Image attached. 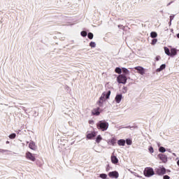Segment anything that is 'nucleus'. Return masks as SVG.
Segmentation results:
<instances>
[{"mask_svg": "<svg viewBox=\"0 0 179 179\" xmlns=\"http://www.w3.org/2000/svg\"><path fill=\"white\" fill-rule=\"evenodd\" d=\"M92 114L94 115H100V112H99V110L97 109H94L93 111H92Z\"/></svg>", "mask_w": 179, "mask_h": 179, "instance_id": "nucleus-21", "label": "nucleus"}, {"mask_svg": "<svg viewBox=\"0 0 179 179\" xmlns=\"http://www.w3.org/2000/svg\"><path fill=\"white\" fill-rule=\"evenodd\" d=\"M80 34L83 37H86V36H87V32H86V31H83Z\"/></svg>", "mask_w": 179, "mask_h": 179, "instance_id": "nucleus-25", "label": "nucleus"}, {"mask_svg": "<svg viewBox=\"0 0 179 179\" xmlns=\"http://www.w3.org/2000/svg\"><path fill=\"white\" fill-rule=\"evenodd\" d=\"M110 94H111V91L110 90H108L106 92H103L101 94L98 101V106H99V107H103V104H104V101H106L107 99H110Z\"/></svg>", "mask_w": 179, "mask_h": 179, "instance_id": "nucleus-1", "label": "nucleus"}, {"mask_svg": "<svg viewBox=\"0 0 179 179\" xmlns=\"http://www.w3.org/2000/svg\"><path fill=\"white\" fill-rule=\"evenodd\" d=\"M165 54L169 57H176L177 55V50L176 48H171V50L169 48H164Z\"/></svg>", "mask_w": 179, "mask_h": 179, "instance_id": "nucleus-3", "label": "nucleus"}, {"mask_svg": "<svg viewBox=\"0 0 179 179\" xmlns=\"http://www.w3.org/2000/svg\"><path fill=\"white\" fill-rule=\"evenodd\" d=\"M90 47H91L92 48H95V47H96V43H94V42H91V43H90Z\"/></svg>", "mask_w": 179, "mask_h": 179, "instance_id": "nucleus-27", "label": "nucleus"}, {"mask_svg": "<svg viewBox=\"0 0 179 179\" xmlns=\"http://www.w3.org/2000/svg\"><path fill=\"white\" fill-rule=\"evenodd\" d=\"M174 19V15H171L170 16V21L173 22V20Z\"/></svg>", "mask_w": 179, "mask_h": 179, "instance_id": "nucleus-34", "label": "nucleus"}, {"mask_svg": "<svg viewBox=\"0 0 179 179\" xmlns=\"http://www.w3.org/2000/svg\"><path fill=\"white\" fill-rule=\"evenodd\" d=\"M158 174L159 176H163L164 174H166V169H164V167L159 168L158 169Z\"/></svg>", "mask_w": 179, "mask_h": 179, "instance_id": "nucleus-13", "label": "nucleus"}, {"mask_svg": "<svg viewBox=\"0 0 179 179\" xmlns=\"http://www.w3.org/2000/svg\"><path fill=\"white\" fill-rule=\"evenodd\" d=\"M158 159H159L162 163H167V155L164 154H159Z\"/></svg>", "mask_w": 179, "mask_h": 179, "instance_id": "nucleus-7", "label": "nucleus"}, {"mask_svg": "<svg viewBox=\"0 0 179 179\" xmlns=\"http://www.w3.org/2000/svg\"><path fill=\"white\" fill-rule=\"evenodd\" d=\"M87 37L90 40H93V34L92 32L88 33Z\"/></svg>", "mask_w": 179, "mask_h": 179, "instance_id": "nucleus-24", "label": "nucleus"}, {"mask_svg": "<svg viewBox=\"0 0 179 179\" xmlns=\"http://www.w3.org/2000/svg\"><path fill=\"white\" fill-rule=\"evenodd\" d=\"M124 89L125 90V92H127V87H124Z\"/></svg>", "mask_w": 179, "mask_h": 179, "instance_id": "nucleus-39", "label": "nucleus"}, {"mask_svg": "<svg viewBox=\"0 0 179 179\" xmlns=\"http://www.w3.org/2000/svg\"><path fill=\"white\" fill-rule=\"evenodd\" d=\"M102 140H103V138H101V136L99 135L96 137V143H100V142H101Z\"/></svg>", "mask_w": 179, "mask_h": 179, "instance_id": "nucleus-19", "label": "nucleus"}, {"mask_svg": "<svg viewBox=\"0 0 179 179\" xmlns=\"http://www.w3.org/2000/svg\"><path fill=\"white\" fill-rule=\"evenodd\" d=\"M25 157L27 160L30 162H36V157L34 155L31 154L30 152H27L25 155Z\"/></svg>", "mask_w": 179, "mask_h": 179, "instance_id": "nucleus-5", "label": "nucleus"}, {"mask_svg": "<svg viewBox=\"0 0 179 179\" xmlns=\"http://www.w3.org/2000/svg\"><path fill=\"white\" fill-rule=\"evenodd\" d=\"M111 162L113 164H117L118 163V158L115 156V154L113 152L110 157Z\"/></svg>", "mask_w": 179, "mask_h": 179, "instance_id": "nucleus-8", "label": "nucleus"}, {"mask_svg": "<svg viewBox=\"0 0 179 179\" xmlns=\"http://www.w3.org/2000/svg\"><path fill=\"white\" fill-rule=\"evenodd\" d=\"M6 143H9V141H6Z\"/></svg>", "mask_w": 179, "mask_h": 179, "instance_id": "nucleus-41", "label": "nucleus"}, {"mask_svg": "<svg viewBox=\"0 0 179 179\" xmlns=\"http://www.w3.org/2000/svg\"><path fill=\"white\" fill-rule=\"evenodd\" d=\"M29 148H30L32 150H36V143L33 141L30 142Z\"/></svg>", "mask_w": 179, "mask_h": 179, "instance_id": "nucleus-15", "label": "nucleus"}, {"mask_svg": "<svg viewBox=\"0 0 179 179\" xmlns=\"http://www.w3.org/2000/svg\"><path fill=\"white\" fill-rule=\"evenodd\" d=\"M10 139H15L16 138V134L13 133L9 136Z\"/></svg>", "mask_w": 179, "mask_h": 179, "instance_id": "nucleus-26", "label": "nucleus"}, {"mask_svg": "<svg viewBox=\"0 0 179 179\" xmlns=\"http://www.w3.org/2000/svg\"><path fill=\"white\" fill-rule=\"evenodd\" d=\"M166 69V64H162L159 68L157 69V72H162V71Z\"/></svg>", "mask_w": 179, "mask_h": 179, "instance_id": "nucleus-17", "label": "nucleus"}, {"mask_svg": "<svg viewBox=\"0 0 179 179\" xmlns=\"http://www.w3.org/2000/svg\"><path fill=\"white\" fill-rule=\"evenodd\" d=\"M155 59H157V57H155Z\"/></svg>", "mask_w": 179, "mask_h": 179, "instance_id": "nucleus-42", "label": "nucleus"}, {"mask_svg": "<svg viewBox=\"0 0 179 179\" xmlns=\"http://www.w3.org/2000/svg\"><path fill=\"white\" fill-rule=\"evenodd\" d=\"M159 152H160V153L163 154L164 152H166V149L164 148V147L160 146L159 148Z\"/></svg>", "mask_w": 179, "mask_h": 179, "instance_id": "nucleus-20", "label": "nucleus"}, {"mask_svg": "<svg viewBox=\"0 0 179 179\" xmlns=\"http://www.w3.org/2000/svg\"><path fill=\"white\" fill-rule=\"evenodd\" d=\"M89 124H90L91 125H93V124H94V120H90Z\"/></svg>", "mask_w": 179, "mask_h": 179, "instance_id": "nucleus-33", "label": "nucleus"}, {"mask_svg": "<svg viewBox=\"0 0 179 179\" xmlns=\"http://www.w3.org/2000/svg\"><path fill=\"white\" fill-rule=\"evenodd\" d=\"M150 36L152 38H155V37H157V34L156 32H151Z\"/></svg>", "mask_w": 179, "mask_h": 179, "instance_id": "nucleus-22", "label": "nucleus"}, {"mask_svg": "<svg viewBox=\"0 0 179 179\" xmlns=\"http://www.w3.org/2000/svg\"><path fill=\"white\" fill-rule=\"evenodd\" d=\"M127 145H132V141L131 140H126Z\"/></svg>", "mask_w": 179, "mask_h": 179, "instance_id": "nucleus-31", "label": "nucleus"}, {"mask_svg": "<svg viewBox=\"0 0 179 179\" xmlns=\"http://www.w3.org/2000/svg\"><path fill=\"white\" fill-rule=\"evenodd\" d=\"M99 177H100L101 178H103V179H106V178H107V174H106V173H101V174L99 175Z\"/></svg>", "mask_w": 179, "mask_h": 179, "instance_id": "nucleus-23", "label": "nucleus"}, {"mask_svg": "<svg viewBox=\"0 0 179 179\" xmlns=\"http://www.w3.org/2000/svg\"><path fill=\"white\" fill-rule=\"evenodd\" d=\"M169 24V26H171V20H170Z\"/></svg>", "mask_w": 179, "mask_h": 179, "instance_id": "nucleus-37", "label": "nucleus"}, {"mask_svg": "<svg viewBox=\"0 0 179 179\" xmlns=\"http://www.w3.org/2000/svg\"><path fill=\"white\" fill-rule=\"evenodd\" d=\"M115 100L116 103H117V104H120V103H121V101L122 100V94H117Z\"/></svg>", "mask_w": 179, "mask_h": 179, "instance_id": "nucleus-11", "label": "nucleus"}, {"mask_svg": "<svg viewBox=\"0 0 179 179\" xmlns=\"http://www.w3.org/2000/svg\"><path fill=\"white\" fill-rule=\"evenodd\" d=\"M155 175V171L152 168H145L144 170V176L145 177H152V176Z\"/></svg>", "mask_w": 179, "mask_h": 179, "instance_id": "nucleus-4", "label": "nucleus"}, {"mask_svg": "<svg viewBox=\"0 0 179 179\" xmlns=\"http://www.w3.org/2000/svg\"><path fill=\"white\" fill-rule=\"evenodd\" d=\"M122 71L125 75H129V71L127 68H122Z\"/></svg>", "mask_w": 179, "mask_h": 179, "instance_id": "nucleus-18", "label": "nucleus"}, {"mask_svg": "<svg viewBox=\"0 0 179 179\" xmlns=\"http://www.w3.org/2000/svg\"><path fill=\"white\" fill-rule=\"evenodd\" d=\"M117 82L118 83H122L125 85L127 83V76L124 75H120L117 77Z\"/></svg>", "mask_w": 179, "mask_h": 179, "instance_id": "nucleus-6", "label": "nucleus"}, {"mask_svg": "<svg viewBox=\"0 0 179 179\" xmlns=\"http://www.w3.org/2000/svg\"><path fill=\"white\" fill-rule=\"evenodd\" d=\"M156 43H157V39H152L151 44L152 45H155Z\"/></svg>", "mask_w": 179, "mask_h": 179, "instance_id": "nucleus-30", "label": "nucleus"}, {"mask_svg": "<svg viewBox=\"0 0 179 179\" xmlns=\"http://www.w3.org/2000/svg\"><path fill=\"white\" fill-rule=\"evenodd\" d=\"M94 136H96V132H94V131H93L90 134H88L87 135V139H93V138H94Z\"/></svg>", "mask_w": 179, "mask_h": 179, "instance_id": "nucleus-14", "label": "nucleus"}, {"mask_svg": "<svg viewBox=\"0 0 179 179\" xmlns=\"http://www.w3.org/2000/svg\"><path fill=\"white\" fill-rule=\"evenodd\" d=\"M177 165L179 166V159L177 162Z\"/></svg>", "mask_w": 179, "mask_h": 179, "instance_id": "nucleus-38", "label": "nucleus"}, {"mask_svg": "<svg viewBox=\"0 0 179 179\" xmlns=\"http://www.w3.org/2000/svg\"><path fill=\"white\" fill-rule=\"evenodd\" d=\"M108 176L110 177V178H118V177H120V174L115 171L110 172Z\"/></svg>", "mask_w": 179, "mask_h": 179, "instance_id": "nucleus-9", "label": "nucleus"}, {"mask_svg": "<svg viewBox=\"0 0 179 179\" xmlns=\"http://www.w3.org/2000/svg\"><path fill=\"white\" fill-rule=\"evenodd\" d=\"M0 152L1 153H9V152H10V151L8 150H0Z\"/></svg>", "mask_w": 179, "mask_h": 179, "instance_id": "nucleus-28", "label": "nucleus"}, {"mask_svg": "<svg viewBox=\"0 0 179 179\" xmlns=\"http://www.w3.org/2000/svg\"><path fill=\"white\" fill-rule=\"evenodd\" d=\"M115 72H116V73H121L122 71L120 69V67H117L115 69Z\"/></svg>", "mask_w": 179, "mask_h": 179, "instance_id": "nucleus-29", "label": "nucleus"}, {"mask_svg": "<svg viewBox=\"0 0 179 179\" xmlns=\"http://www.w3.org/2000/svg\"><path fill=\"white\" fill-rule=\"evenodd\" d=\"M177 37H178V38H179V34H177Z\"/></svg>", "mask_w": 179, "mask_h": 179, "instance_id": "nucleus-40", "label": "nucleus"}, {"mask_svg": "<svg viewBox=\"0 0 179 179\" xmlns=\"http://www.w3.org/2000/svg\"><path fill=\"white\" fill-rule=\"evenodd\" d=\"M164 179H170V176L166 175L164 176Z\"/></svg>", "mask_w": 179, "mask_h": 179, "instance_id": "nucleus-35", "label": "nucleus"}, {"mask_svg": "<svg viewBox=\"0 0 179 179\" xmlns=\"http://www.w3.org/2000/svg\"><path fill=\"white\" fill-rule=\"evenodd\" d=\"M134 69H136V71H138V73H140V75H145V69H143V67L136 66L134 68Z\"/></svg>", "mask_w": 179, "mask_h": 179, "instance_id": "nucleus-10", "label": "nucleus"}, {"mask_svg": "<svg viewBox=\"0 0 179 179\" xmlns=\"http://www.w3.org/2000/svg\"><path fill=\"white\" fill-rule=\"evenodd\" d=\"M119 29H124V26L122 25H118Z\"/></svg>", "mask_w": 179, "mask_h": 179, "instance_id": "nucleus-36", "label": "nucleus"}, {"mask_svg": "<svg viewBox=\"0 0 179 179\" xmlns=\"http://www.w3.org/2000/svg\"><path fill=\"white\" fill-rule=\"evenodd\" d=\"M149 152H150V153H153L154 150H153V148L152 147H150L149 148Z\"/></svg>", "mask_w": 179, "mask_h": 179, "instance_id": "nucleus-32", "label": "nucleus"}, {"mask_svg": "<svg viewBox=\"0 0 179 179\" xmlns=\"http://www.w3.org/2000/svg\"><path fill=\"white\" fill-rule=\"evenodd\" d=\"M178 51H179V50H178Z\"/></svg>", "mask_w": 179, "mask_h": 179, "instance_id": "nucleus-43", "label": "nucleus"}, {"mask_svg": "<svg viewBox=\"0 0 179 179\" xmlns=\"http://www.w3.org/2000/svg\"><path fill=\"white\" fill-rule=\"evenodd\" d=\"M96 128L101 131H107L108 129V122L106 120H101L96 124Z\"/></svg>", "mask_w": 179, "mask_h": 179, "instance_id": "nucleus-2", "label": "nucleus"}, {"mask_svg": "<svg viewBox=\"0 0 179 179\" xmlns=\"http://www.w3.org/2000/svg\"><path fill=\"white\" fill-rule=\"evenodd\" d=\"M117 145H119V146H125V140L120 139L117 141Z\"/></svg>", "mask_w": 179, "mask_h": 179, "instance_id": "nucleus-16", "label": "nucleus"}, {"mask_svg": "<svg viewBox=\"0 0 179 179\" xmlns=\"http://www.w3.org/2000/svg\"><path fill=\"white\" fill-rule=\"evenodd\" d=\"M108 145H112V146H114V145H115V143H117V138H112L110 140L108 141Z\"/></svg>", "mask_w": 179, "mask_h": 179, "instance_id": "nucleus-12", "label": "nucleus"}]
</instances>
